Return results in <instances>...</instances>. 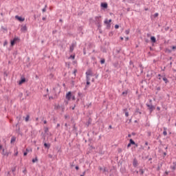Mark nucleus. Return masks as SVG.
I'll list each match as a JSON object with an SVG mask.
<instances>
[{
	"label": "nucleus",
	"mask_w": 176,
	"mask_h": 176,
	"mask_svg": "<svg viewBox=\"0 0 176 176\" xmlns=\"http://www.w3.org/2000/svg\"><path fill=\"white\" fill-rule=\"evenodd\" d=\"M32 163H35L36 162H38V157H36L34 159L32 160Z\"/></svg>",
	"instance_id": "31"
},
{
	"label": "nucleus",
	"mask_w": 176,
	"mask_h": 176,
	"mask_svg": "<svg viewBox=\"0 0 176 176\" xmlns=\"http://www.w3.org/2000/svg\"><path fill=\"white\" fill-rule=\"evenodd\" d=\"M56 32H57V30H54V31L52 32V34H56Z\"/></svg>",
	"instance_id": "63"
},
{
	"label": "nucleus",
	"mask_w": 176,
	"mask_h": 176,
	"mask_svg": "<svg viewBox=\"0 0 176 176\" xmlns=\"http://www.w3.org/2000/svg\"><path fill=\"white\" fill-rule=\"evenodd\" d=\"M27 155H28V153H27V152H24V153H23V156H27Z\"/></svg>",
	"instance_id": "58"
},
{
	"label": "nucleus",
	"mask_w": 176,
	"mask_h": 176,
	"mask_svg": "<svg viewBox=\"0 0 176 176\" xmlns=\"http://www.w3.org/2000/svg\"><path fill=\"white\" fill-rule=\"evenodd\" d=\"M15 19H16V20H19V21H24V20H25V19L19 16V15L15 16Z\"/></svg>",
	"instance_id": "8"
},
{
	"label": "nucleus",
	"mask_w": 176,
	"mask_h": 176,
	"mask_svg": "<svg viewBox=\"0 0 176 176\" xmlns=\"http://www.w3.org/2000/svg\"><path fill=\"white\" fill-rule=\"evenodd\" d=\"M111 23H112V19H109V21L108 19L104 20V24H111Z\"/></svg>",
	"instance_id": "16"
},
{
	"label": "nucleus",
	"mask_w": 176,
	"mask_h": 176,
	"mask_svg": "<svg viewBox=\"0 0 176 176\" xmlns=\"http://www.w3.org/2000/svg\"><path fill=\"white\" fill-rule=\"evenodd\" d=\"M140 74H143L144 73V68L140 69Z\"/></svg>",
	"instance_id": "43"
},
{
	"label": "nucleus",
	"mask_w": 176,
	"mask_h": 176,
	"mask_svg": "<svg viewBox=\"0 0 176 176\" xmlns=\"http://www.w3.org/2000/svg\"><path fill=\"white\" fill-rule=\"evenodd\" d=\"M25 78L21 77V80L19 81V85H23V83H25Z\"/></svg>",
	"instance_id": "11"
},
{
	"label": "nucleus",
	"mask_w": 176,
	"mask_h": 176,
	"mask_svg": "<svg viewBox=\"0 0 176 176\" xmlns=\"http://www.w3.org/2000/svg\"><path fill=\"white\" fill-rule=\"evenodd\" d=\"M25 122H28L30 120V115H27L26 118H25Z\"/></svg>",
	"instance_id": "28"
},
{
	"label": "nucleus",
	"mask_w": 176,
	"mask_h": 176,
	"mask_svg": "<svg viewBox=\"0 0 176 176\" xmlns=\"http://www.w3.org/2000/svg\"><path fill=\"white\" fill-rule=\"evenodd\" d=\"M115 28H116V30H118V28H119V25H115Z\"/></svg>",
	"instance_id": "48"
},
{
	"label": "nucleus",
	"mask_w": 176,
	"mask_h": 176,
	"mask_svg": "<svg viewBox=\"0 0 176 176\" xmlns=\"http://www.w3.org/2000/svg\"><path fill=\"white\" fill-rule=\"evenodd\" d=\"M69 52H70V53H72V52H74V44H72V45L69 47Z\"/></svg>",
	"instance_id": "20"
},
{
	"label": "nucleus",
	"mask_w": 176,
	"mask_h": 176,
	"mask_svg": "<svg viewBox=\"0 0 176 176\" xmlns=\"http://www.w3.org/2000/svg\"><path fill=\"white\" fill-rule=\"evenodd\" d=\"M3 156H9V153L5 151V148L3 149Z\"/></svg>",
	"instance_id": "19"
},
{
	"label": "nucleus",
	"mask_w": 176,
	"mask_h": 176,
	"mask_svg": "<svg viewBox=\"0 0 176 176\" xmlns=\"http://www.w3.org/2000/svg\"><path fill=\"white\" fill-rule=\"evenodd\" d=\"M86 80H87V82H90V76H86Z\"/></svg>",
	"instance_id": "32"
},
{
	"label": "nucleus",
	"mask_w": 176,
	"mask_h": 176,
	"mask_svg": "<svg viewBox=\"0 0 176 176\" xmlns=\"http://www.w3.org/2000/svg\"><path fill=\"white\" fill-rule=\"evenodd\" d=\"M149 102L150 103H146V105L150 113H152V112H153V111H155L156 107L152 104V100L150 99Z\"/></svg>",
	"instance_id": "1"
},
{
	"label": "nucleus",
	"mask_w": 176,
	"mask_h": 176,
	"mask_svg": "<svg viewBox=\"0 0 176 176\" xmlns=\"http://www.w3.org/2000/svg\"><path fill=\"white\" fill-rule=\"evenodd\" d=\"M101 52H102L103 53H107V48H105V47H102V48H101Z\"/></svg>",
	"instance_id": "27"
},
{
	"label": "nucleus",
	"mask_w": 176,
	"mask_h": 176,
	"mask_svg": "<svg viewBox=\"0 0 176 176\" xmlns=\"http://www.w3.org/2000/svg\"><path fill=\"white\" fill-rule=\"evenodd\" d=\"M122 148H118L119 153H122Z\"/></svg>",
	"instance_id": "56"
},
{
	"label": "nucleus",
	"mask_w": 176,
	"mask_h": 176,
	"mask_svg": "<svg viewBox=\"0 0 176 176\" xmlns=\"http://www.w3.org/2000/svg\"><path fill=\"white\" fill-rule=\"evenodd\" d=\"M46 8H47V6H45V8L42 10L43 12H46Z\"/></svg>",
	"instance_id": "40"
},
{
	"label": "nucleus",
	"mask_w": 176,
	"mask_h": 176,
	"mask_svg": "<svg viewBox=\"0 0 176 176\" xmlns=\"http://www.w3.org/2000/svg\"><path fill=\"white\" fill-rule=\"evenodd\" d=\"M25 94H26V97H29L30 92L28 91H25Z\"/></svg>",
	"instance_id": "38"
},
{
	"label": "nucleus",
	"mask_w": 176,
	"mask_h": 176,
	"mask_svg": "<svg viewBox=\"0 0 176 176\" xmlns=\"http://www.w3.org/2000/svg\"><path fill=\"white\" fill-rule=\"evenodd\" d=\"M19 155V152L16 151L15 153H14V156H17Z\"/></svg>",
	"instance_id": "59"
},
{
	"label": "nucleus",
	"mask_w": 176,
	"mask_h": 176,
	"mask_svg": "<svg viewBox=\"0 0 176 176\" xmlns=\"http://www.w3.org/2000/svg\"><path fill=\"white\" fill-rule=\"evenodd\" d=\"M151 42L153 43H156V37H155V36H151Z\"/></svg>",
	"instance_id": "13"
},
{
	"label": "nucleus",
	"mask_w": 176,
	"mask_h": 176,
	"mask_svg": "<svg viewBox=\"0 0 176 176\" xmlns=\"http://www.w3.org/2000/svg\"><path fill=\"white\" fill-rule=\"evenodd\" d=\"M171 52H173V50L168 49V48H166L165 50V53H171Z\"/></svg>",
	"instance_id": "24"
},
{
	"label": "nucleus",
	"mask_w": 176,
	"mask_h": 176,
	"mask_svg": "<svg viewBox=\"0 0 176 176\" xmlns=\"http://www.w3.org/2000/svg\"><path fill=\"white\" fill-rule=\"evenodd\" d=\"M100 171H103V173H105V171H107V168H102L101 166L98 167Z\"/></svg>",
	"instance_id": "18"
},
{
	"label": "nucleus",
	"mask_w": 176,
	"mask_h": 176,
	"mask_svg": "<svg viewBox=\"0 0 176 176\" xmlns=\"http://www.w3.org/2000/svg\"><path fill=\"white\" fill-rule=\"evenodd\" d=\"M163 135H167V131H163Z\"/></svg>",
	"instance_id": "45"
},
{
	"label": "nucleus",
	"mask_w": 176,
	"mask_h": 176,
	"mask_svg": "<svg viewBox=\"0 0 176 176\" xmlns=\"http://www.w3.org/2000/svg\"><path fill=\"white\" fill-rule=\"evenodd\" d=\"M135 113H140V115H141V111H140V108L137 107L135 109Z\"/></svg>",
	"instance_id": "23"
},
{
	"label": "nucleus",
	"mask_w": 176,
	"mask_h": 176,
	"mask_svg": "<svg viewBox=\"0 0 176 176\" xmlns=\"http://www.w3.org/2000/svg\"><path fill=\"white\" fill-rule=\"evenodd\" d=\"M90 85V81H87V85L89 86Z\"/></svg>",
	"instance_id": "61"
},
{
	"label": "nucleus",
	"mask_w": 176,
	"mask_h": 176,
	"mask_svg": "<svg viewBox=\"0 0 176 176\" xmlns=\"http://www.w3.org/2000/svg\"><path fill=\"white\" fill-rule=\"evenodd\" d=\"M90 124H91V118H89L87 122L86 123L87 127H89V126H90Z\"/></svg>",
	"instance_id": "14"
},
{
	"label": "nucleus",
	"mask_w": 176,
	"mask_h": 176,
	"mask_svg": "<svg viewBox=\"0 0 176 176\" xmlns=\"http://www.w3.org/2000/svg\"><path fill=\"white\" fill-rule=\"evenodd\" d=\"M122 111H123V112H124L125 116L126 118H129V111H127V109H124Z\"/></svg>",
	"instance_id": "12"
},
{
	"label": "nucleus",
	"mask_w": 176,
	"mask_h": 176,
	"mask_svg": "<svg viewBox=\"0 0 176 176\" xmlns=\"http://www.w3.org/2000/svg\"><path fill=\"white\" fill-rule=\"evenodd\" d=\"M139 67H140V69L144 68V66H142V64H140V65H139Z\"/></svg>",
	"instance_id": "51"
},
{
	"label": "nucleus",
	"mask_w": 176,
	"mask_h": 176,
	"mask_svg": "<svg viewBox=\"0 0 176 176\" xmlns=\"http://www.w3.org/2000/svg\"><path fill=\"white\" fill-rule=\"evenodd\" d=\"M73 131L76 135H78V127H76V124H74L73 126Z\"/></svg>",
	"instance_id": "6"
},
{
	"label": "nucleus",
	"mask_w": 176,
	"mask_h": 176,
	"mask_svg": "<svg viewBox=\"0 0 176 176\" xmlns=\"http://www.w3.org/2000/svg\"><path fill=\"white\" fill-rule=\"evenodd\" d=\"M6 45H8V41H5L3 43V46H6Z\"/></svg>",
	"instance_id": "55"
},
{
	"label": "nucleus",
	"mask_w": 176,
	"mask_h": 176,
	"mask_svg": "<svg viewBox=\"0 0 176 176\" xmlns=\"http://www.w3.org/2000/svg\"><path fill=\"white\" fill-rule=\"evenodd\" d=\"M157 111H160V107H157Z\"/></svg>",
	"instance_id": "64"
},
{
	"label": "nucleus",
	"mask_w": 176,
	"mask_h": 176,
	"mask_svg": "<svg viewBox=\"0 0 176 176\" xmlns=\"http://www.w3.org/2000/svg\"><path fill=\"white\" fill-rule=\"evenodd\" d=\"M11 144H14V142H16V137L15 136H12L11 138V141H10Z\"/></svg>",
	"instance_id": "15"
},
{
	"label": "nucleus",
	"mask_w": 176,
	"mask_h": 176,
	"mask_svg": "<svg viewBox=\"0 0 176 176\" xmlns=\"http://www.w3.org/2000/svg\"><path fill=\"white\" fill-rule=\"evenodd\" d=\"M44 129H44L45 133H47V131H49V128L48 127H45Z\"/></svg>",
	"instance_id": "34"
},
{
	"label": "nucleus",
	"mask_w": 176,
	"mask_h": 176,
	"mask_svg": "<svg viewBox=\"0 0 176 176\" xmlns=\"http://www.w3.org/2000/svg\"><path fill=\"white\" fill-rule=\"evenodd\" d=\"M163 80H164V82H165V83L166 84H167V83H168V79H167V78H166V77H163Z\"/></svg>",
	"instance_id": "22"
},
{
	"label": "nucleus",
	"mask_w": 176,
	"mask_h": 176,
	"mask_svg": "<svg viewBox=\"0 0 176 176\" xmlns=\"http://www.w3.org/2000/svg\"><path fill=\"white\" fill-rule=\"evenodd\" d=\"M125 34H126V35H129V34H130V30H125Z\"/></svg>",
	"instance_id": "33"
},
{
	"label": "nucleus",
	"mask_w": 176,
	"mask_h": 176,
	"mask_svg": "<svg viewBox=\"0 0 176 176\" xmlns=\"http://www.w3.org/2000/svg\"><path fill=\"white\" fill-rule=\"evenodd\" d=\"M134 145H135L134 148H138V144L135 143Z\"/></svg>",
	"instance_id": "52"
},
{
	"label": "nucleus",
	"mask_w": 176,
	"mask_h": 176,
	"mask_svg": "<svg viewBox=\"0 0 176 176\" xmlns=\"http://www.w3.org/2000/svg\"><path fill=\"white\" fill-rule=\"evenodd\" d=\"M129 92L127 91H123L122 93V96H124V97H126V96H127V94H128Z\"/></svg>",
	"instance_id": "25"
},
{
	"label": "nucleus",
	"mask_w": 176,
	"mask_h": 176,
	"mask_svg": "<svg viewBox=\"0 0 176 176\" xmlns=\"http://www.w3.org/2000/svg\"><path fill=\"white\" fill-rule=\"evenodd\" d=\"M129 65L131 66V68H134V63H133V61H130L129 62Z\"/></svg>",
	"instance_id": "26"
},
{
	"label": "nucleus",
	"mask_w": 176,
	"mask_h": 176,
	"mask_svg": "<svg viewBox=\"0 0 176 176\" xmlns=\"http://www.w3.org/2000/svg\"><path fill=\"white\" fill-rule=\"evenodd\" d=\"M76 170H79V166H76Z\"/></svg>",
	"instance_id": "62"
},
{
	"label": "nucleus",
	"mask_w": 176,
	"mask_h": 176,
	"mask_svg": "<svg viewBox=\"0 0 176 176\" xmlns=\"http://www.w3.org/2000/svg\"><path fill=\"white\" fill-rule=\"evenodd\" d=\"M95 23L96 24H99V23H101V16L95 17Z\"/></svg>",
	"instance_id": "4"
},
{
	"label": "nucleus",
	"mask_w": 176,
	"mask_h": 176,
	"mask_svg": "<svg viewBox=\"0 0 176 176\" xmlns=\"http://www.w3.org/2000/svg\"><path fill=\"white\" fill-rule=\"evenodd\" d=\"M101 7L103 9H107L108 8V3H101Z\"/></svg>",
	"instance_id": "9"
},
{
	"label": "nucleus",
	"mask_w": 176,
	"mask_h": 176,
	"mask_svg": "<svg viewBox=\"0 0 176 176\" xmlns=\"http://www.w3.org/2000/svg\"><path fill=\"white\" fill-rule=\"evenodd\" d=\"M72 100L73 101H75V96H72Z\"/></svg>",
	"instance_id": "50"
},
{
	"label": "nucleus",
	"mask_w": 176,
	"mask_h": 176,
	"mask_svg": "<svg viewBox=\"0 0 176 176\" xmlns=\"http://www.w3.org/2000/svg\"><path fill=\"white\" fill-rule=\"evenodd\" d=\"M85 74L87 76H94L93 71H91L90 69H88Z\"/></svg>",
	"instance_id": "5"
},
{
	"label": "nucleus",
	"mask_w": 176,
	"mask_h": 176,
	"mask_svg": "<svg viewBox=\"0 0 176 176\" xmlns=\"http://www.w3.org/2000/svg\"><path fill=\"white\" fill-rule=\"evenodd\" d=\"M158 76H159V80H160L162 79V78H160L162 76V74H158Z\"/></svg>",
	"instance_id": "57"
},
{
	"label": "nucleus",
	"mask_w": 176,
	"mask_h": 176,
	"mask_svg": "<svg viewBox=\"0 0 176 176\" xmlns=\"http://www.w3.org/2000/svg\"><path fill=\"white\" fill-rule=\"evenodd\" d=\"M129 143H131V145H135V142H134L133 139L129 140Z\"/></svg>",
	"instance_id": "21"
},
{
	"label": "nucleus",
	"mask_w": 176,
	"mask_h": 176,
	"mask_svg": "<svg viewBox=\"0 0 176 176\" xmlns=\"http://www.w3.org/2000/svg\"><path fill=\"white\" fill-rule=\"evenodd\" d=\"M100 64H105V59L104 58H102L100 60Z\"/></svg>",
	"instance_id": "30"
},
{
	"label": "nucleus",
	"mask_w": 176,
	"mask_h": 176,
	"mask_svg": "<svg viewBox=\"0 0 176 176\" xmlns=\"http://www.w3.org/2000/svg\"><path fill=\"white\" fill-rule=\"evenodd\" d=\"M21 31H27V26L24 25L22 28H21Z\"/></svg>",
	"instance_id": "29"
},
{
	"label": "nucleus",
	"mask_w": 176,
	"mask_h": 176,
	"mask_svg": "<svg viewBox=\"0 0 176 176\" xmlns=\"http://www.w3.org/2000/svg\"><path fill=\"white\" fill-rule=\"evenodd\" d=\"M69 58H72V60H75V55H71Z\"/></svg>",
	"instance_id": "36"
},
{
	"label": "nucleus",
	"mask_w": 176,
	"mask_h": 176,
	"mask_svg": "<svg viewBox=\"0 0 176 176\" xmlns=\"http://www.w3.org/2000/svg\"><path fill=\"white\" fill-rule=\"evenodd\" d=\"M44 146H45V148H46L47 149H50V144L44 143Z\"/></svg>",
	"instance_id": "17"
},
{
	"label": "nucleus",
	"mask_w": 176,
	"mask_h": 176,
	"mask_svg": "<svg viewBox=\"0 0 176 176\" xmlns=\"http://www.w3.org/2000/svg\"><path fill=\"white\" fill-rule=\"evenodd\" d=\"M133 167H137V166H138V161L137 159L133 160Z\"/></svg>",
	"instance_id": "10"
},
{
	"label": "nucleus",
	"mask_w": 176,
	"mask_h": 176,
	"mask_svg": "<svg viewBox=\"0 0 176 176\" xmlns=\"http://www.w3.org/2000/svg\"><path fill=\"white\" fill-rule=\"evenodd\" d=\"M17 41H20V38H19V37L14 38L13 40L11 41V46H14Z\"/></svg>",
	"instance_id": "3"
},
{
	"label": "nucleus",
	"mask_w": 176,
	"mask_h": 176,
	"mask_svg": "<svg viewBox=\"0 0 176 176\" xmlns=\"http://www.w3.org/2000/svg\"><path fill=\"white\" fill-rule=\"evenodd\" d=\"M130 146H131V143L129 142V143L127 144V148H130Z\"/></svg>",
	"instance_id": "54"
},
{
	"label": "nucleus",
	"mask_w": 176,
	"mask_h": 176,
	"mask_svg": "<svg viewBox=\"0 0 176 176\" xmlns=\"http://www.w3.org/2000/svg\"><path fill=\"white\" fill-rule=\"evenodd\" d=\"M146 76H147V78H149V79H151V78H152V76H153V71L148 72Z\"/></svg>",
	"instance_id": "7"
},
{
	"label": "nucleus",
	"mask_w": 176,
	"mask_h": 176,
	"mask_svg": "<svg viewBox=\"0 0 176 176\" xmlns=\"http://www.w3.org/2000/svg\"><path fill=\"white\" fill-rule=\"evenodd\" d=\"M78 95L79 96V97H80V96H82V93L81 92H78Z\"/></svg>",
	"instance_id": "60"
},
{
	"label": "nucleus",
	"mask_w": 176,
	"mask_h": 176,
	"mask_svg": "<svg viewBox=\"0 0 176 176\" xmlns=\"http://www.w3.org/2000/svg\"><path fill=\"white\" fill-rule=\"evenodd\" d=\"M107 28L109 30L111 28V23L107 24Z\"/></svg>",
	"instance_id": "39"
},
{
	"label": "nucleus",
	"mask_w": 176,
	"mask_h": 176,
	"mask_svg": "<svg viewBox=\"0 0 176 176\" xmlns=\"http://www.w3.org/2000/svg\"><path fill=\"white\" fill-rule=\"evenodd\" d=\"M116 53L117 54H119V53H120V50H116Z\"/></svg>",
	"instance_id": "42"
},
{
	"label": "nucleus",
	"mask_w": 176,
	"mask_h": 176,
	"mask_svg": "<svg viewBox=\"0 0 176 176\" xmlns=\"http://www.w3.org/2000/svg\"><path fill=\"white\" fill-rule=\"evenodd\" d=\"M72 97V93L71 91H69L65 96V98L66 100H68V101L71 100Z\"/></svg>",
	"instance_id": "2"
},
{
	"label": "nucleus",
	"mask_w": 176,
	"mask_h": 176,
	"mask_svg": "<svg viewBox=\"0 0 176 176\" xmlns=\"http://www.w3.org/2000/svg\"><path fill=\"white\" fill-rule=\"evenodd\" d=\"M18 54L17 50L14 51L13 53V56H14V57H16V56Z\"/></svg>",
	"instance_id": "35"
},
{
	"label": "nucleus",
	"mask_w": 176,
	"mask_h": 176,
	"mask_svg": "<svg viewBox=\"0 0 176 176\" xmlns=\"http://www.w3.org/2000/svg\"><path fill=\"white\" fill-rule=\"evenodd\" d=\"M157 16H159V13L156 12V13L154 14V17H157Z\"/></svg>",
	"instance_id": "49"
},
{
	"label": "nucleus",
	"mask_w": 176,
	"mask_h": 176,
	"mask_svg": "<svg viewBox=\"0 0 176 176\" xmlns=\"http://www.w3.org/2000/svg\"><path fill=\"white\" fill-rule=\"evenodd\" d=\"M140 172L141 175H144V170L140 169Z\"/></svg>",
	"instance_id": "41"
},
{
	"label": "nucleus",
	"mask_w": 176,
	"mask_h": 176,
	"mask_svg": "<svg viewBox=\"0 0 176 176\" xmlns=\"http://www.w3.org/2000/svg\"><path fill=\"white\" fill-rule=\"evenodd\" d=\"M171 168H172V170H176V166H175V165L173 166H171Z\"/></svg>",
	"instance_id": "46"
},
{
	"label": "nucleus",
	"mask_w": 176,
	"mask_h": 176,
	"mask_svg": "<svg viewBox=\"0 0 176 176\" xmlns=\"http://www.w3.org/2000/svg\"><path fill=\"white\" fill-rule=\"evenodd\" d=\"M14 171H16V167H14L12 168V172L14 173Z\"/></svg>",
	"instance_id": "44"
},
{
	"label": "nucleus",
	"mask_w": 176,
	"mask_h": 176,
	"mask_svg": "<svg viewBox=\"0 0 176 176\" xmlns=\"http://www.w3.org/2000/svg\"><path fill=\"white\" fill-rule=\"evenodd\" d=\"M96 24H97L98 29L100 30V28H101V23H96Z\"/></svg>",
	"instance_id": "37"
},
{
	"label": "nucleus",
	"mask_w": 176,
	"mask_h": 176,
	"mask_svg": "<svg viewBox=\"0 0 176 176\" xmlns=\"http://www.w3.org/2000/svg\"><path fill=\"white\" fill-rule=\"evenodd\" d=\"M172 49L173 50H176V46L175 45L172 46Z\"/></svg>",
	"instance_id": "47"
},
{
	"label": "nucleus",
	"mask_w": 176,
	"mask_h": 176,
	"mask_svg": "<svg viewBox=\"0 0 176 176\" xmlns=\"http://www.w3.org/2000/svg\"><path fill=\"white\" fill-rule=\"evenodd\" d=\"M168 30H170V28H169V27L165 28V31H168Z\"/></svg>",
	"instance_id": "53"
}]
</instances>
